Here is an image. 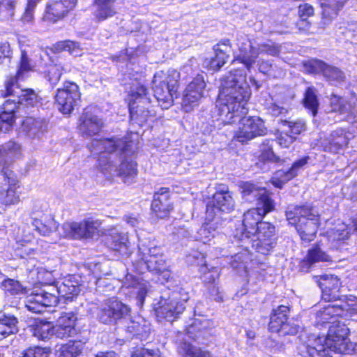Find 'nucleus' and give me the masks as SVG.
Here are the masks:
<instances>
[{"mask_svg":"<svg viewBox=\"0 0 357 357\" xmlns=\"http://www.w3.org/2000/svg\"><path fill=\"white\" fill-rule=\"evenodd\" d=\"M131 146L126 138L112 137L93 141L91 149L92 153L100 154L98 167L107 178L119 176L129 184L137 174L136 162L126 158Z\"/></svg>","mask_w":357,"mask_h":357,"instance_id":"f257e3e1","label":"nucleus"},{"mask_svg":"<svg viewBox=\"0 0 357 357\" xmlns=\"http://www.w3.org/2000/svg\"><path fill=\"white\" fill-rule=\"evenodd\" d=\"M250 96V86L241 70L230 72L225 76L221 82L216 105L222 121L225 123H234L246 115L248 112L246 105Z\"/></svg>","mask_w":357,"mask_h":357,"instance_id":"f03ea898","label":"nucleus"},{"mask_svg":"<svg viewBox=\"0 0 357 357\" xmlns=\"http://www.w3.org/2000/svg\"><path fill=\"white\" fill-rule=\"evenodd\" d=\"M74 277L66 278L63 282H57L52 285L50 291L40 290L32 293L26 298V308L33 313H41L45 307L56 305L59 301H72L79 291L80 287Z\"/></svg>","mask_w":357,"mask_h":357,"instance_id":"7ed1b4c3","label":"nucleus"},{"mask_svg":"<svg viewBox=\"0 0 357 357\" xmlns=\"http://www.w3.org/2000/svg\"><path fill=\"white\" fill-rule=\"evenodd\" d=\"M348 328L339 321L329 326L328 334L322 344L319 337L312 344H302L298 347V354L302 357H325L327 349L340 354H349L352 344L347 339Z\"/></svg>","mask_w":357,"mask_h":357,"instance_id":"20e7f679","label":"nucleus"},{"mask_svg":"<svg viewBox=\"0 0 357 357\" xmlns=\"http://www.w3.org/2000/svg\"><path fill=\"white\" fill-rule=\"evenodd\" d=\"M16 80L11 78L5 82V91H1L0 95L8 98L3 103V112L0 114V130L9 131L15 121L14 113L20 106H34L39 101L36 92L31 89H22L15 86Z\"/></svg>","mask_w":357,"mask_h":357,"instance_id":"39448f33","label":"nucleus"},{"mask_svg":"<svg viewBox=\"0 0 357 357\" xmlns=\"http://www.w3.org/2000/svg\"><path fill=\"white\" fill-rule=\"evenodd\" d=\"M20 145L13 141L0 146V169L6 182L0 190V202L6 206L16 204L20 200L16 192L19 187L17 176L8 168L14 158L20 154Z\"/></svg>","mask_w":357,"mask_h":357,"instance_id":"423d86ee","label":"nucleus"},{"mask_svg":"<svg viewBox=\"0 0 357 357\" xmlns=\"http://www.w3.org/2000/svg\"><path fill=\"white\" fill-rule=\"evenodd\" d=\"M285 213L289 223L295 226L303 241L314 240L320 223L319 215L314 208L291 205Z\"/></svg>","mask_w":357,"mask_h":357,"instance_id":"0eeeda50","label":"nucleus"},{"mask_svg":"<svg viewBox=\"0 0 357 357\" xmlns=\"http://www.w3.org/2000/svg\"><path fill=\"white\" fill-rule=\"evenodd\" d=\"M237 45L239 54L234 61H238L243 63L248 70L250 71L253 65L261 54H266L272 56H277L280 53V45L268 40L254 45L252 42L244 35H239L237 38Z\"/></svg>","mask_w":357,"mask_h":357,"instance_id":"6e6552de","label":"nucleus"},{"mask_svg":"<svg viewBox=\"0 0 357 357\" xmlns=\"http://www.w3.org/2000/svg\"><path fill=\"white\" fill-rule=\"evenodd\" d=\"M129 110L131 120L139 123L155 116V112L151 105V98L148 96L145 80L142 77L135 79L131 84Z\"/></svg>","mask_w":357,"mask_h":357,"instance_id":"1a4fd4ad","label":"nucleus"},{"mask_svg":"<svg viewBox=\"0 0 357 357\" xmlns=\"http://www.w3.org/2000/svg\"><path fill=\"white\" fill-rule=\"evenodd\" d=\"M179 78V73L174 69L155 74L152 81L154 98L162 109L172 105L174 97H176Z\"/></svg>","mask_w":357,"mask_h":357,"instance_id":"9d476101","label":"nucleus"},{"mask_svg":"<svg viewBox=\"0 0 357 357\" xmlns=\"http://www.w3.org/2000/svg\"><path fill=\"white\" fill-rule=\"evenodd\" d=\"M132 266L134 270L139 274L149 271L155 273L162 274L165 280H167L170 277L166 259L162 254V249L159 247L150 248L146 255L139 252L136 259L132 261Z\"/></svg>","mask_w":357,"mask_h":357,"instance_id":"9b49d317","label":"nucleus"},{"mask_svg":"<svg viewBox=\"0 0 357 357\" xmlns=\"http://www.w3.org/2000/svg\"><path fill=\"white\" fill-rule=\"evenodd\" d=\"M274 208V206L270 204L269 206L256 207L247 211L243 215L242 224L234 231V238L241 242L249 241L252 235L257 233V228L262 222V218Z\"/></svg>","mask_w":357,"mask_h":357,"instance_id":"f8f14e48","label":"nucleus"},{"mask_svg":"<svg viewBox=\"0 0 357 357\" xmlns=\"http://www.w3.org/2000/svg\"><path fill=\"white\" fill-rule=\"evenodd\" d=\"M130 313V308L115 298L106 300L100 307L97 317L105 324H121Z\"/></svg>","mask_w":357,"mask_h":357,"instance_id":"ddd939ff","label":"nucleus"},{"mask_svg":"<svg viewBox=\"0 0 357 357\" xmlns=\"http://www.w3.org/2000/svg\"><path fill=\"white\" fill-rule=\"evenodd\" d=\"M341 303L335 302L321 308L316 314L317 325L325 324H335L339 317H347L357 310V305L350 303L347 298H343Z\"/></svg>","mask_w":357,"mask_h":357,"instance_id":"4468645a","label":"nucleus"},{"mask_svg":"<svg viewBox=\"0 0 357 357\" xmlns=\"http://www.w3.org/2000/svg\"><path fill=\"white\" fill-rule=\"evenodd\" d=\"M100 222L91 218L82 222H66L61 227L60 234L71 239L90 238L98 231Z\"/></svg>","mask_w":357,"mask_h":357,"instance_id":"2eb2a0df","label":"nucleus"},{"mask_svg":"<svg viewBox=\"0 0 357 357\" xmlns=\"http://www.w3.org/2000/svg\"><path fill=\"white\" fill-rule=\"evenodd\" d=\"M81 93L78 85L73 82H65L63 87L56 91V103L63 114H70L80 101Z\"/></svg>","mask_w":357,"mask_h":357,"instance_id":"dca6fc26","label":"nucleus"},{"mask_svg":"<svg viewBox=\"0 0 357 357\" xmlns=\"http://www.w3.org/2000/svg\"><path fill=\"white\" fill-rule=\"evenodd\" d=\"M319 287L322 290V298L327 302L341 303L343 298H347L349 303L357 305V298L353 296L340 295L341 282L337 276L324 275L317 280Z\"/></svg>","mask_w":357,"mask_h":357,"instance_id":"f3484780","label":"nucleus"},{"mask_svg":"<svg viewBox=\"0 0 357 357\" xmlns=\"http://www.w3.org/2000/svg\"><path fill=\"white\" fill-rule=\"evenodd\" d=\"M236 121L240 122V126L236 138L240 142L244 143L257 136L264 135L266 132L264 123L259 117L243 115Z\"/></svg>","mask_w":357,"mask_h":357,"instance_id":"a211bd4d","label":"nucleus"},{"mask_svg":"<svg viewBox=\"0 0 357 357\" xmlns=\"http://www.w3.org/2000/svg\"><path fill=\"white\" fill-rule=\"evenodd\" d=\"M235 202L232 193L227 187L223 186L218 189L213 195L212 200L206 206V218L211 219L216 217L217 212L229 213L234 210Z\"/></svg>","mask_w":357,"mask_h":357,"instance_id":"6ab92c4d","label":"nucleus"},{"mask_svg":"<svg viewBox=\"0 0 357 357\" xmlns=\"http://www.w3.org/2000/svg\"><path fill=\"white\" fill-rule=\"evenodd\" d=\"M257 231L255 235L256 239L250 240L252 247L257 252L263 255H268L275 245V229L274 225L267 222H261L257 228Z\"/></svg>","mask_w":357,"mask_h":357,"instance_id":"aec40b11","label":"nucleus"},{"mask_svg":"<svg viewBox=\"0 0 357 357\" xmlns=\"http://www.w3.org/2000/svg\"><path fill=\"white\" fill-rule=\"evenodd\" d=\"M188 299V296L185 294L182 301H178V293H172L169 301H165L164 303L155 309V314L158 321H174L183 312L185 308V303Z\"/></svg>","mask_w":357,"mask_h":357,"instance_id":"412c9836","label":"nucleus"},{"mask_svg":"<svg viewBox=\"0 0 357 357\" xmlns=\"http://www.w3.org/2000/svg\"><path fill=\"white\" fill-rule=\"evenodd\" d=\"M241 188L245 202L255 203L257 207L269 206L270 204L275 206L273 200L270 197L265 188L250 182L243 183Z\"/></svg>","mask_w":357,"mask_h":357,"instance_id":"4be33fe9","label":"nucleus"},{"mask_svg":"<svg viewBox=\"0 0 357 357\" xmlns=\"http://www.w3.org/2000/svg\"><path fill=\"white\" fill-rule=\"evenodd\" d=\"M206 87L204 77L197 75L186 87L183 97L182 106L185 112H190L195 106L197 105L199 100L203 97V92Z\"/></svg>","mask_w":357,"mask_h":357,"instance_id":"5701e85b","label":"nucleus"},{"mask_svg":"<svg viewBox=\"0 0 357 357\" xmlns=\"http://www.w3.org/2000/svg\"><path fill=\"white\" fill-rule=\"evenodd\" d=\"M173 208L169 189L160 188L158 191L155 192L151 203V210L153 214L158 218L164 219L169 215Z\"/></svg>","mask_w":357,"mask_h":357,"instance_id":"b1692460","label":"nucleus"},{"mask_svg":"<svg viewBox=\"0 0 357 357\" xmlns=\"http://www.w3.org/2000/svg\"><path fill=\"white\" fill-rule=\"evenodd\" d=\"M121 324L126 331L138 336L142 340H145L151 332L150 323L141 317H135L132 319L129 315L126 319L122 321Z\"/></svg>","mask_w":357,"mask_h":357,"instance_id":"393cba45","label":"nucleus"},{"mask_svg":"<svg viewBox=\"0 0 357 357\" xmlns=\"http://www.w3.org/2000/svg\"><path fill=\"white\" fill-rule=\"evenodd\" d=\"M102 119L89 112H84L79 118V130L82 135L91 137L98 134L103 127Z\"/></svg>","mask_w":357,"mask_h":357,"instance_id":"a878e982","label":"nucleus"},{"mask_svg":"<svg viewBox=\"0 0 357 357\" xmlns=\"http://www.w3.org/2000/svg\"><path fill=\"white\" fill-rule=\"evenodd\" d=\"M22 132L31 139H41L47 130V122L45 119L26 117L22 123Z\"/></svg>","mask_w":357,"mask_h":357,"instance_id":"bb28decb","label":"nucleus"},{"mask_svg":"<svg viewBox=\"0 0 357 357\" xmlns=\"http://www.w3.org/2000/svg\"><path fill=\"white\" fill-rule=\"evenodd\" d=\"M227 42V43L218 44L214 47V56L204 61L203 66L205 68L215 71L225 65L229 57L228 53L230 52L229 41Z\"/></svg>","mask_w":357,"mask_h":357,"instance_id":"cd10ccee","label":"nucleus"},{"mask_svg":"<svg viewBox=\"0 0 357 357\" xmlns=\"http://www.w3.org/2000/svg\"><path fill=\"white\" fill-rule=\"evenodd\" d=\"M31 54V52L26 48L21 50L20 60L16 75L9 77L6 79L8 80L11 78L15 79L16 84L13 89H16V86L20 87L18 85V80L24 79L28 73L36 70V61L33 60Z\"/></svg>","mask_w":357,"mask_h":357,"instance_id":"c85d7f7f","label":"nucleus"},{"mask_svg":"<svg viewBox=\"0 0 357 357\" xmlns=\"http://www.w3.org/2000/svg\"><path fill=\"white\" fill-rule=\"evenodd\" d=\"M348 144V138L343 130H335L321 142V146L325 151L337 153L338 151L346 146Z\"/></svg>","mask_w":357,"mask_h":357,"instance_id":"c756f323","label":"nucleus"},{"mask_svg":"<svg viewBox=\"0 0 357 357\" xmlns=\"http://www.w3.org/2000/svg\"><path fill=\"white\" fill-rule=\"evenodd\" d=\"M329 260V255L323 250L320 244H317L308 250L305 259L301 261V270L303 272H307L313 264Z\"/></svg>","mask_w":357,"mask_h":357,"instance_id":"7c9ffc66","label":"nucleus"},{"mask_svg":"<svg viewBox=\"0 0 357 357\" xmlns=\"http://www.w3.org/2000/svg\"><path fill=\"white\" fill-rule=\"evenodd\" d=\"M211 326V323L208 319H195L194 321L187 328V334L189 337L199 340L204 339L208 334V329Z\"/></svg>","mask_w":357,"mask_h":357,"instance_id":"2f4dec72","label":"nucleus"},{"mask_svg":"<svg viewBox=\"0 0 357 357\" xmlns=\"http://www.w3.org/2000/svg\"><path fill=\"white\" fill-rule=\"evenodd\" d=\"M347 0H320L324 24L335 17Z\"/></svg>","mask_w":357,"mask_h":357,"instance_id":"473e14b6","label":"nucleus"},{"mask_svg":"<svg viewBox=\"0 0 357 357\" xmlns=\"http://www.w3.org/2000/svg\"><path fill=\"white\" fill-rule=\"evenodd\" d=\"M32 225L40 235L49 236L58 229V223L51 215H44L41 219L33 218Z\"/></svg>","mask_w":357,"mask_h":357,"instance_id":"72a5a7b5","label":"nucleus"},{"mask_svg":"<svg viewBox=\"0 0 357 357\" xmlns=\"http://www.w3.org/2000/svg\"><path fill=\"white\" fill-rule=\"evenodd\" d=\"M17 323V319L14 315L0 312V340L16 333L18 331Z\"/></svg>","mask_w":357,"mask_h":357,"instance_id":"f704fd0d","label":"nucleus"},{"mask_svg":"<svg viewBox=\"0 0 357 357\" xmlns=\"http://www.w3.org/2000/svg\"><path fill=\"white\" fill-rule=\"evenodd\" d=\"M289 311V307L283 305L273 310L268 324V328L271 332L279 331L281 325L287 321Z\"/></svg>","mask_w":357,"mask_h":357,"instance_id":"c9c22d12","label":"nucleus"},{"mask_svg":"<svg viewBox=\"0 0 357 357\" xmlns=\"http://www.w3.org/2000/svg\"><path fill=\"white\" fill-rule=\"evenodd\" d=\"M351 233L352 229L350 225L345 223L337 225L329 231V238L333 243V246L338 249L341 242L344 243L348 240Z\"/></svg>","mask_w":357,"mask_h":357,"instance_id":"e433bc0d","label":"nucleus"},{"mask_svg":"<svg viewBox=\"0 0 357 357\" xmlns=\"http://www.w3.org/2000/svg\"><path fill=\"white\" fill-rule=\"evenodd\" d=\"M110 246L121 255H130V243L126 233L113 232L110 234Z\"/></svg>","mask_w":357,"mask_h":357,"instance_id":"4c0bfd02","label":"nucleus"},{"mask_svg":"<svg viewBox=\"0 0 357 357\" xmlns=\"http://www.w3.org/2000/svg\"><path fill=\"white\" fill-rule=\"evenodd\" d=\"M114 2V0H95V17L101 21L112 17L116 13Z\"/></svg>","mask_w":357,"mask_h":357,"instance_id":"58836bf2","label":"nucleus"},{"mask_svg":"<svg viewBox=\"0 0 357 357\" xmlns=\"http://www.w3.org/2000/svg\"><path fill=\"white\" fill-rule=\"evenodd\" d=\"M84 344L81 340H70L56 351V357H77L82 353Z\"/></svg>","mask_w":357,"mask_h":357,"instance_id":"ea45409f","label":"nucleus"},{"mask_svg":"<svg viewBox=\"0 0 357 357\" xmlns=\"http://www.w3.org/2000/svg\"><path fill=\"white\" fill-rule=\"evenodd\" d=\"M258 70L269 77L273 78L281 77L284 75L283 70L275 65L273 60H265L260 59L257 60Z\"/></svg>","mask_w":357,"mask_h":357,"instance_id":"a19ab883","label":"nucleus"},{"mask_svg":"<svg viewBox=\"0 0 357 357\" xmlns=\"http://www.w3.org/2000/svg\"><path fill=\"white\" fill-rule=\"evenodd\" d=\"M330 100L333 112L354 115V119L356 118L355 109L351 107L350 102L346 101L343 98L332 93Z\"/></svg>","mask_w":357,"mask_h":357,"instance_id":"79ce46f5","label":"nucleus"},{"mask_svg":"<svg viewBox=\"0 0 357 357\" xmlns=\"http://www.w3.org/2000/svg\"><path fill=\"white\" fill-rule=\"evenodd\" d=\"M177 350L179 354L185 357H212L210 352L203 351L186 342L179 343Z\"/></svg>","mask_w":357,"mask_h":357,"instance_id":"37998d69","label":"nucleus"},{"mask_svg":"<svg viewBox=\"0 0 357 357\" xmlns=\"http://www.w3.org/2000/svg\"><path fill=\"white\" fill-rule=\"evenodd\" d=\"M324 77L332 84L344 82L346 78L344 73L336 66L327 64Z\"/></svg>","mask_w":357,"mask_h":357,"instance_id":"c03bdc74","label":"nucleus"},{"mask_svg":"<svg viewBox=\"0 0 357 357\" xmlns=\"http://www.w3.org/2000/svg\"><path fill=\"white\" fill-rule=\"evenodd\" d=\"M206 266H202L201 268V272L203 273L202 280L205 283L211 286V295H214L216 294L218 291V289L215 284V281L219 278V271L218 268L212 267L210 270H208V271L206 272Z\"/></svg>","mask_w":357,"mask_h":357,"instance_id":"a18cd8bd","label":"nucleus"},{"mask_svg":"<svg viewBox=\"0 0 357 357\" xmlns=\"http://www.w3.org/2000/svg\"><path fill=\"white\" fill-rule=\"evenodd\" d=\"M68 13L67 8L59 0L50 6L47 13V17L50 20L56 22L63 18Z\"/></svg>","mask_w":357,"mask_h":357,"instance_id":"49530a36","label":"nucleus"},{"mask_svg":"<svg viewBox=\"0 0 357 357\" xmlns=\"http://www.w3.org/2000/svg\"><path fill=\"white\" fill-rule=\"evenodd\" d=\"M33 335L42 340H46L54 336L53 325L48 321L40 322L35 325Z\"/></svg>","mask_w":357,"mask_h":357,"instance_id":"de8ad7c7","label":"nucleus"},{"mask_svg":"<svg viewBox=\"0 0 357 357\" xmlns=\"http://www.w3.org/2000/svg\"><path fill=\"white\" fill-rule=\"evenodd\" d=\"M304 105L312 112V116L317 114L319 102L314 88L308 87L305 93Z\"/></svg>","mask_w":357,"mask_h":357,"instance_id":"09e8293b","label":"nucleus"},{"mask_svg":"<svg viewBox=\"0 0 357 357\" xmlns=\"http://www.w3.org/2000/svg\"><path fill=\"white\" fill-rule=\"evenodd\" d=\"M294 95L289 89L280 87L278 92L273 96L272 100L276 103L289 107Z\"/></svg>","mask_w":357,"mask_h":357,"instance_id":"8fccbe9b","label":"nucleus"},{"mask_svg":"<svg viewBox=\"0 0 357 357\" xmlns=\"http://www.w3.org/2000/svg\"><path fill=\"white\" fill-rule=\"evenodd\" d=\"M326 66V63L317 59H310L303 62L304 70L310 74L322 73L324 75Z\"/></svg>","mask_w":357,"mask_h":357,"instance_id":"3c124183","label":"nucleus"},{"mask_svg":"<svg viewBox=\"0 0 357 357\" xmlns=\"http://www.w3.org/2000/svg\"><path fill=\"white\" fill-rule=\"evenodd\" d=\"M208 220L211 221V222H208L203 225L199 231L200 239L204 243L209 242L211 238H214L215 235V229L213 227V222L215 220V223H218L220 218H213V220H211V219Z\"/></svg>","mask_w":357,"mask_h":357,"instance_id":"603ef678","label":"nucleus"},{"mask_svg":"<svg viewBox=\"0 0 357 357\" xmlns=\"http://www.w3.org/2000/svg\"><path fill=\"white\" fill-rule=\"evenodd\" d=\"M53 334L56 338L65 339L70 337H73L77 334V330L75 327L62 326L58 324L53 326Z\"/></svg>","mask_w":357,"mask_h":357,"instance_id":"864d4df0","label":"nucleus"},{"mask_svg":"<svg viewBox=\"0 0 357 357\" xmlns=\"http://www.w3.org/2000/svg\"><path fill=\"white\" fill-rule=\"evenodd\" d=\"M282 123H283L285 127V130L288 131V133L290 134V135L295 136V139L297 135L305 130V124L301 121H297L295 122L282 121Z\"/></svg>","mask_w":357,"mask_h":357,"instance_id":"5fc2aeb1","label":"nucleus"},{"mask_svg":"<svg viewBox=\"0 0 357 357\" xmlns=\"http://www.w3.org/2000/svg\"><path fill=\"white\" fill-rule=\"evenodd\" d=\"M63 71L66 70L60 64L51 66L46 77L52 84H56L60 80Z\"/></svg>","mask_w":357,"mask_h":357,"instance_id":"6e6d98bb","label":"nucleus"},{"mask_svg":"<svg viewBox=\"0 0 357 357\" xmlns=\"http://www.w3.org/2000/svg\"><path fill=\"white\" fill-rule=\"evenodd\" d=\"M2 287L5 291L8 292L12 295L18 294L23 291V287L18 281L10 278L3 280L2 282Z\"/></svg>","mask_w":357,"mask_h":357,"instance_id":"4d7b16f0","label":"nucleus"},{"mask_svg":"<svg viewBox=\"0 0 357 357\" xmlns=\"http://www.w3.org/2000/svg\"><path fill=\"white\" fill-rule=\"evenodd\" d=\"M131 357H161V355L158 349L139 347L132 352Z\"/></svg>","mask_w":357,"mask_h":357,"instance_id":"13d9d810","label":"nucleus"},{"mask_svg":"<svg viewBox=\"0 0 357 357\" xmlns=\"http://www.w3.org/2000/svg\"><path fill=\"white\" fill-rule=\"evenodd\" d=\"M50 349L40 347H29L22 353V357H49Z\"/></svg>","mask_w":357,"mask_h":357,"instance_id":"bf43d9fd","label":"nucleus"},{"mask_svg":"<svg viewBox=\"0 0 357 357\" xmlns=\"http://www.w3.org/2000/svg\"><path fill=\"white\" fill-rule=\"evenodd\" d=\"M76 319L77 317L73 312H63L58 318L56 324L62 326H66V328H68V326L75 327Z\"/></svg>","mask_w":357,"mask_h":357,"instance_id":"052dcab7","label":"nucleus"},{"mask_svg":"<svg viewBox=\"0 0 357 357\" xmlns=\"http://www.w3.org/2000/svg\"><path fill=\"white\" fill-rule=\"evenodd\" d=\"M299 326L294 323L287 321L281 325L279 331H273L274 333H278L280 335H296L298 331Z\"/></svg>","mask_w":357,"mask_h":357,"instance_id":"680f3d73","label":"nucleus"},{"mask_svg":"<svg viewBox=\"0 0 357 357\" xmlns=\"http://www.w3.org/2000/svg\"><path fill=\"white\" fill-rule=\"evenodd\" d=\"M16 0H1L0 1V13H5L6 17L14 15Z\"/></svg>","mask_w":357,"mask_h":357,"instance_id":"e2e57ef3","label":"nucleus"},{"mask_svg":"<svg viewBox=\"0 0 357 357\" xmlns=\"http://www.w3.org/2000/svg\"><path fill=\"white\" fill-rule=\"evenodd\" d=\"M247 258L245 253H238L231 257L230 265L234 269L239 270L245 268L244 261Z\"/></svg>","mask_w":357,"mask_h":357,"instance_id":"0e129e2a","label":"nucleus"},{"mask_svg":"<svg viewBox=\"0 0 357 357\" xmlns=\"http://www.w3.org/2000/svg\"><path fill=\"white\" fill-rule=\"evenodd\" d=\"M342 192L347 199L357 201V183L343 186Z\"/></svg>","mask_w":357,"mask_h":357,"instance_id":"69168bd1","label":"nucleus"},{"mask_svg":"<svg viewBox=\"0 0 357 357\" xmlns=\"http://www.w3.org/2000/svg\"><path fill=\"white\" fill-rule=\"evenodd\" d=\"M295 140V136L290 135L288 131L285 129L283 130L282 132L277 138V143L282 147L287 148L290 146L291 144Z\"/></svg>","mask_w":357,"mask_h":357,"instance_id":"338daca9","label":"nucleus"},{"mask_svg":"<svg viewBox=\"0 0 357 357\" xmlns=\"http://www.w3.org/2000/svg\"><path fill=\"white\" fill-rule=\"evenodd\" d=\"M289 107L282 105L273 101L270 105L269 112L274 116L285 115L289 111Z\"/></svg>","mask_w":357,"mask_h":357,"instance_id":"774afa93","label":"nucleus"}]
</instances>
